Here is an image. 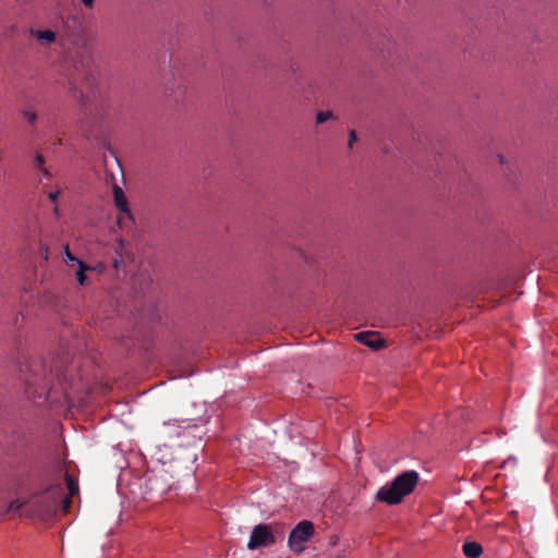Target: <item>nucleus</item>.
I'll list each match as a JSON object with an SVG mask.
<instances>
[{
	"label": "nucleus",
	"mask_w": 558,
	"mask_h": 558,
	"mask_svg": "<svg viewBox=\"0 0 558 558\" xmlns=\"http://www.w3.org/2000/svg\"><path fill=\"white\" fill-rule=\"evenodd\" d=\"M65 487L61 483L50 485L45 490L34 494L27 501H11L9 510L19 511L23 507L31 515L41 520L52 518L59 509L68 513L74 495L78 494V484L68 472L64 473Z\"/></svg>",
	"instance_id": "f257e3e1"
},
{
	"label": "nucleus",
	"mask_w": 558,
	"mask_h": 558,
	"mask_svg": "<svg viewBox=\"0 0 558 558\" xmlns=\"http://www.w3.org/2000/svg\"><path fill=\"white\" fill-rule=\"evenodd\" d=\"M420 475L414 470L404 471L390 483H387L376 494L378 501L387 505H398L416 487Z\"/></svg>",
	"instance_id": "f03ea898"
},
{
	"label": "nucleus",
	"mask_w": 558,
	"mask_h": 558,
	"mask_svg": "<svg viewBox=\"0 0 558 558\" xmlns=\"http://www.w3.org/2000/svg\"><path fill=\"white\" fill-rule=\"evenodd\" d=\"M95 82V75L90 70L84 73L83 83L80 88L76 86V82L70 80L73 96L80 98L81 109L86 117L97 112L100 107V94L96 89Z\"/></svg>",
	"instance_id": "7ed1b4c3"
},
{
	"label": "nucleus",
	"mask_w": 558,
	"mask_h": 558,
	"mask_svg": "<svg viewBox=\"0 0 558 558\" xmlns=\"http://www.w3.org/2000/svg\"><path fill=\"white\" fill-rule=\"evenodd\" d=\"M22 372L25 374L24 380L27 389L38 387L41 390L39 396H41L48 388V377L52 374L53 368L52 366H47L43 359L32 357L26 362Z\"/></svg>",
	"instance_id": "20e7f679"
},
{
	"label": "nucleus",
	"mask_w": 558,
	"mask_h": 558,
	"mask_svg": "<svg viewBox=\"0 0 558 558\" xmlns=\"http://www.w3.org/2000/svg\"><path fill=\"white\" fill-rule=\"evenodd\" d=\"M313 535L314 524L311 521L303 520L290 532L288 546L294 554H301L305 549V544Z\"/></svg>",
	"instance_id": "39448f33"
},
{
	"label": "nucleus",
	"mask_w": 558,
	"mask_h": 558,
	"mask_svg": "<svg viewBox=\"0 0 558 558\" xmlns=\"http://www.w3.org/2000/svg\"><path fill=\"white\" fill-rule=\"evenodd\" d=\"M275 542L276 538L271 527L267 524H258L252 531L247 548L254 550L260 547H268L275 544Z\"/></svg>",
	"instance_id": "423d86ee"
},
{
	"label": "nucleus",
	"mask_w": 558,
	"mask_h": 558,
	"mask_svg": "<svg viewBox=\"0 0 558 558\" xmlns=\"http://www.w3.org/2000/svg\"><path fill=\"white\" fill-rule=\"evenodd\" d=\"M512 290V279H490V306L497 301L494 299L496 294L499 295V300L508 298Z\"/></svg>",
	"instance_id": "0eeeda50"
},
{
	"label": "nucleus",
	"mask_w": 558,
	"mask_h": 558,
	"mask_svg": "<svg viewBox=\"0 0 558 558\" xmlns=\"http://www.w3.org/2000/svg\"><path fill=\"white\" fill-rule=\"evenodd\" d=\"M113 198L117 208L123 214V217L119 218V223L122 225L124 219L132 220L131 211L128 207L126 197L122 189L118 185L113 186Z\"/></svg>",
	"instance_id": "6e6552de"
},
{
	"label": "nucleus",
	"mask_w": 558,
	"mask_h": 558,
	"mask_svg": "<svg viewBox=\"0 0 558 558\" xmlns=\"http://www.w3.org/2000/svg\"><path fill=\"white\" fill-rule=\"evenodd\" d=\"M186 423L185 421H178V420H173V421H167L163 423V427H165V434L168 436V437H180L181 435H183L184 433L189 432L192 426L190 424H185V425H182Z\"/></svg>",
	"instance_id": "1a4fd4ad"
},
{
	"label": "nucleus",
	"mask_w": 558,
	"mask_h": 558,
	"mask_svg": "<svg viewBox=\"0 0 558 558\" xmlns=\"http://www.w3.org/2000/svg\"><path fill=\"white\" fill-rule=\"evenodd\" d=\"M355 339L375 350L385 345V341L377 333L371 331L359 332L355 335Z\"/></svg>",
	"instance_id": "9d476101"
},
{
	"label": "nucleus",
	"mask_w": 558,
	"mask_h": 558,
	"mask_svg": "<svg viewBox=\"0 0 558 558\" xmlns=\"http://www.w3.org/2000/svg\"><path fill=\"white\" fill-rule=\"evenodd\" d=\"M462 551L466 558H480L484 549L480 543L475 541H466L462 545Z\"/></svg>",
	"instance_id": "9b49d317"
},
{
	"label": "nucleus",
	"mask_w": 558,
	"mask_h": 558,
	"mask_svg": "<svg viewBox=\"0 0 558 558\" xmlns=\"http://www.w3.org/2000/svg\"><path fill=\"white\" fill-rule=\"evenodd\" d=\"M29 33L43 45H50L56 40V33L52 32L51 29L40 31L31 28Z\"/></svg>",
	"instance_id": "f8f14e48"
},
{
	"label": "nucleus",
	"mask_w": 558,
	"mask_h": 558,
	"mask_svg": "<svg viewBox=\"0 0 558 558\" xmlns=\"http://www.w3.org/2000/svg\"><path fill=\"white\" fill-rule=\"evenodd\" d=\"M77 266H78V269L76 270V274H75L76 279L81 286H84L87 282V276L85 272L87 270H89L90 268L83 262H77Z\"/></svg>",
	"instance_id": "ddd939ff"
},
{
	"label": "nucleus",
	"mask_w": 558,
	"mask_h": 558,
	"mask_svg": "<svg viewBox=\"0 0 558 558\" xmlns=\"http://www.w3.org/2000/svg\"><path fill=\"white\" fill-rule=\"evenodd\" d=\"M33 167L37 170L45 168V157L38 151L34 155Z\"/></svg>",
	"instance_id": "4468645a"
},
{
	"label": "nucleus",
	"mask_w": 558,
	"mask_h": 558,
	"mask_svg": "<svg viewBox=\"0 0 558 558\" xmlns=\"http://www.w3.org/2000/svg\"><path fill=\"white\" fill-rule=\"evenodd\" d=\"M22 114L29 124L34 125L37 120V113L33 109H25Z\"/></svg>",
	"instance_id": "2eb2a0df"
},
{
	"label": "nucleus",
	"mask_w": 558,
	"mask_h": 558,
	"mask_svg": "<svg viewBox=\"0 0 558 558\" xmlns=\"http://www.w3.org/2000/svg\"><path fill=\"white\" fill-rule=\"evenodd\" d=\"M331 117H332L331 112H329V111H320L316 116V122L318 124H322V123L326 122L327 120H329Z\"/></svg>",
	"instance_id": "dca6fc26"
},
{
	"label": "nucleus",
	"mask_w": 558,
	"mask_h": 558,
	"mask_svg": "<svg viewBox=\"0 0 558 558\" xmlns=\"http://www.w3.org/2000/svg\"><path fill=\"white\" fill-rule=\"evenodd\" d=\"M64 260H65V263H70L71 262V263L76 264V265H77V262H81L74 255H72V253L70 252L68 245L64 247Z\"/></svg>",
	"instance_id": "f3484780"
},
{
	"label": "nucleus",
	"mask_w": 558,
	"mask_h": 558,
	"mask_svg": "<svg viewBox=\"0 0 558 558\" xmlns=\"http://www.w3.org/2000/svg\"><path fill=\"white\" fill-rule=\"evenodd\" d=\"M183 94H184V88H182L181 86L178 87V92L173 93V99L174 101L179 102L182 97H183ZM169 96H172V93L169 94Z\"/></svg>",
	"instance_id": "a211bd4d"
},
{
	"label": "nucleus",
	"mask_w": 558,
	"mask_h": 558,
	"mask_svg": "<svg viewBox=\"0 0 558 558\" xmlns=\"http://www.w3.org/2000/svg\"><path fill=\"white\" fill-rule=\"evenodd\" d=\"M357 137H356V133L354 130H351L350 133H349V147L352 148L353 146V143L356 142Z\"/></svg>",
	"instance_id": "6ab92c4d"
},
{
	"label": "nucleus",
	"mask_w": 558,
	"mask_h": 558,
	"mask_svg": "<svg viewBox=\"0 0 558 558\" xmlns=\"http://www.w3.org/2000/svg\"><path fill=\"white\" fill-rule=\"evenodd\" d=\"M60 194V191H56V192H49L48 193V198L51 201V202H56L58 196Z\"/></svg>",
	"instance_id": "aec40b11"
},
{
	"label": "nucleus",
	"mask_w": 558,
	"mask_h": 558,
	"mask_svg": "<svg viewBox=\"0 0 558 558\" xmlns=\"http://www.w3.org/2000/svg\"><path fill=\"white\" fill-rule=\"evenodd\" d=\"M85 8L93 9L95 5V0H81Z\"/></svg>",
	"instance_id": "412c9836"
},
{
	"label": "nucleus",
	"mask_w": 558,
	"mask_h": 558,
	"mask_svg": "<svg viewBox=\"0 0 558 558\" xmlns=\"http://www.w3.org/2000/svg\"><path fill=\"white\" fill-rule=\"evenodd\" d=\"M39 171L43 173V175H44L45 178H47V179H50V178H51V172L49 171V169H48V168H46V167H45V168L40 169Z\"/></svg>",
	"instance_id": "4be33fe9"
},
{
	"label": "nucleus",
	"mask_w": 558,
	"mask_h": 558,
	"mask_svg": "<svg viewBox=\"0 0 558 558\" xmlns=\"http://www.w3.org/2000/svg\"><path fill=\"white\" fill-rule=\"evenodd\" d=\"M496 158L498 159L500 165H504L506 162V159L502 155H497Z\"/></svg>",
	"instance_id": "5701e85b"
},
{
	"label": "nucleus",
	"mask_w": 558,
	"mask_h": 558,
	"mask_svg": "<svg viewBox=\"0 0 558 558\" xmlns=\"http://www.w3.org/2000/svg\"><path fill=\"white\" fill-rule=\"evenodd\" d=\"M121 264H122V260H121V259H120V260H119V259H114V262H113V267H114L116 269H118V268L120 267V265H121Z\"/></svg>",
	"instance_id": "b1692460"
},
{
	"label": "nucleus",
	"mask_w": 558,
	"mask_h": 558,
	"mask_svg": "<svg viewBox=\"0 0 558 558\" xmlns=\"http://www.w3.org/2000/svg\"><path fill=\"white\" fill-rule=\"evenodd\" d=\"M53 213H54V215H56L57 217H59V216H60V213H59V208H58V206H56V207L53 208Z\"/></svg>",
	"instance_id": "393cba45"
},
{
	"label": "nucleus",
	"mask_w": 558,
	"mask_h": 558,
	"mask_svg": "<svg viewBox=\"0 0 558 558\" xmlns=\"http://www.w3.org/2000/svg\"><path fill=\"white\" fill-rule=\"evenodd\" d=\"M82 132L84 133V135H85L86 137H90V134H88L85 130H83V129H82Z\"/></svg>",
	"instance_id": "a878e982"
}]
</instances>
